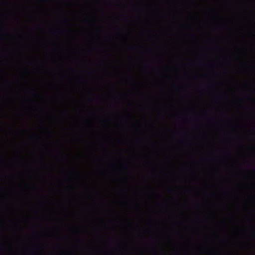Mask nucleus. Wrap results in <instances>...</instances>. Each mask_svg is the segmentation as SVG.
I'll return each instance as SVG.
<instances>
[{"mask_svg": "<svg viewBox=\"0 0 255 255\" xmlns=\"http://www.w3.org/2000/svg\"><path fill=\"white\" fill-rule=\"evenodd\" d=\"M180 140H181V141H184L185 140H184V139H183V138H181V139H180Z\"/></svg>", "mask_w": 255, "mask_h": 255, "instance_id": "f257e3e1", "label": "nucleus"}, {"mask_svg": "<svg viewBox=\"0 0 255 255\" xmlns=\"http://www.w3.org/2000/svg\"><path fill=\"white\" fill-rule=\"evenodd\" d=\"M252 236H253V237H255V234H252Z\"/></svg>", "mask_w": 255, "mask_h": 255, "instance_id": "f03ea898", "label": "nucleus"}, {"mask_svg": "<svg viewBox=\"0 0 255 255\" xmlns=\"http://www.w3.org/2000/svg\"><path fill=\"white\" fill-rule=\"evenodd\" d=\"M226 155H227V156H229V154H226Z\"/></svg>", "mask_w": 255, "mask_h": 255, "instance_id": "7ed1b4c3", "label": "nucleus"}, {"mask_svg": "<svg viewBox=\"0 0 255 255\" xmlns=\"http://www.w3.org/2000/svg\"><path fill=\"white\" fill-rule=\"evenodd\" d=\"M124 96H126V94H124L123 95Z\"/></svg>", "mask_w": 255, "mask_h": 255, "instance_id": "20e7f679", "label": "nucleus"}]
</instances>
